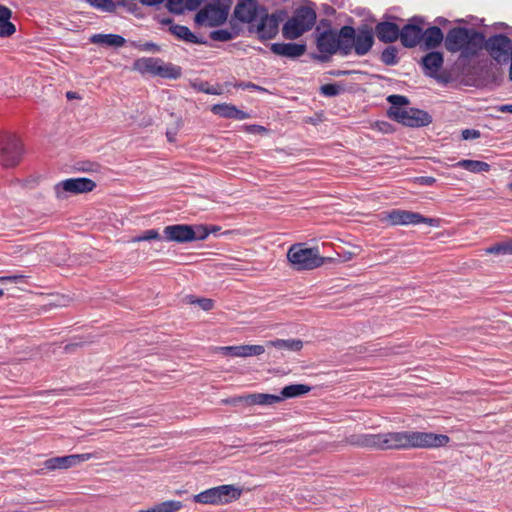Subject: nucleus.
Masks as SVG:
<instances>
[{
  "mask_svg": "<svg viewBox=\"0 0 512 512\" xmlns=\"http://www.w3.org/2000/svg\"><path fill=\"white\" fill-rule=\"evenodd\" d=\"M495 109L502 113H512V104H502L496 106Z\"/></svg>",
  "mask_w": 512,
  "mask_h": 512,
  "instance_id": "56",
  "label": "nucleus"
},
{
  "mask_svg": "<svg viewBox=\"0 0 512 512\" xmlns=\"http://www.w3.org/2000/svg\"><path fill=\"white\" fill-rule=\"evenodd\" d=\"M159 23L162 25H169V27L172 25H176L174 23L173 19L170 17H164V18L159 19Z\"/></svg>",
  "mask_w": 512,
  "mask_h": 512,
  "instance_id": "60",
  "label": "nucleus"
},
{
  "mask_svg": "<svg viewBox=\"0 0 512 512\" xmlns=\"http://www.w3.org/2000/svg\"><path fill=\"white\" fill-rule=\"evenodd\" d=\"M480 137V131L476 129H465L462 131V138L464 140L477 139Z\"/></svg>",
  "mask_w": 512,
  "mask_h": 512,
  "instance_id": "48",
  "label": "nucleus"
},
{
  "mask_svg": "<svg viewBox=\"0 0 512 512\" xmlns=\"http://www.w3.org/2000/svg\"><path fill=\"white\" fill-rule=\"evenodd\" d=\"M134 47L140 51H149L153 53H158L161 50L160 46L154 42L134 43Z\"/></svg>",
  "mask_w": 512,
  "mask_h": 512,
  "instance_id": "45",
  "label": "nucleus"
},
{
  "mask_svg": "<svg viewBox=\"0 0 512 512\" xmlns=\"http://www.w3.org/2000/svg\"><path fill=\"white\" fill-rule=\"evenodd\" d=\"M183 507L181 501L167 500L155 505L153 508L154 512H176Z\"/></svg>",
  "mask_w": 512,
  "mask_h": 512,
  "instance_id": "36",
  "label": "nucleus"
},
{
  "mask_svg": "<svg viewBox=\"0 0 512 512\" xmlns=\"http://www.w3.org/2000/svg\"><path fill=\"white\" fill-rule=\"evenodd\" d=\"M311 387L306 384H291L282 388L280 392L281 401L290 398L300 397L311 391Z\"/></svg>",
  "mask_w": 512,
  "mask_h": 512,
  "instance_id": "31",
  "label": "nucleus"
},
{
  "mask_svg": "<svg viewBox=\"0 0 512 512\" xmlns=\"http://www.w3.org/2000/svg\"><path fill=\"white\" fill-rule=\"evenodd\" d=\"M192 237V225L189 224H173L163 229V239L168 242L189 243Z\"/></svg>",
  "mask_w": 512,
  "mask_h": 512,
  "instance_id": "18",
  "label": "nucleus"
},
{
  "mask_svg": "<svg viewBox=\"0 0 512 512\" xmlns=\"http://www.w3.org/2000/svg\"><path fill=\"white\" fill-rule=\"evenodd\" d=\"M239 87H241L242 89H246V90H255V91H260V92H267V89L255 84V83H252V82H242L239 84Z\"/></svg>",
  "mask_w": 512,
  "mask_h": 512,
  "instance_id": "50",
  "label": "nucleus"
},
{
  "mask_svg": "<svg viewBox=\"0 0 512 512\" xmlns=\"http://www.w3.org/2000/svg\"><path fill=\"white\" fill-rule=\"evenodd\" d=\"M224 402L226 404H231L233 406H238L240 404H245L246 406H248L247 395L232 397L230 399L225 400Z\"/></svg>",
  "mask_w": 512,
  "mask_h": 512,
  "instance_id": "47",
  "label": "nucleus"
},
{
  "mask_svg": "<svg viewBox=\"0 0 512 512\" xmlns=\"http://www.w3.org/2000/svg\"><path fill=\"white\" fill-rule=\"evenodd\" d=\"M266 345L279 350L298 352L303 348V341L300 339H276L267 341Z\"/></svg>",
  "mask_w": 512,
  "mask_h": 512,
  "instance_id": "28",
  "label": "nucleus"
},
{
  "mask_svg": "<svg viewBox=\"0 0 512 512\" xmlns=\"http://www.w3.org/2000/svg\"><path fill=\"white\" fill-rule=\"evenodd\" d=\"M92 457L90 453L85 454H72L61 457H52L44 461V468L53 471L57 469H68L76 466Z\"/></svg>",
  "mask_w": 512,
  "mask_h": 512,
  "instance_id": "17",
  "label": "nucleus"
},
{
  "mask_svg": "<svg viewBox=\"0 0 512 512\" xmlns=\"http://www.w3.org/2000/svg\"><path fill=\"white\" fill-rule=\"evenodd\" d=\"M417 180L421 185L426 186H432L436 182V179L431 176H421Z\"/></svg>",
  "mask_w": 512,
  "mask_h": 512,
  "instance_id": "54",
  "label": "nucleus"
},
{
  "mask_svg": "<svg viewBox=\"0 0 512 512\" xmlns=\"http://www.w3.org/2000/svg\"><path fill=\"white\" fill-rule=\"evenodd\" d=\"M228 31H230V33H233L234 34V39L236 37H238L242 31V27L240 26V24L238 22H235L233 20L230 21L229 23V28H227Z\"/></svg>",
  "mask_w": 512,
  "mask_h": 512,
  "instance_id": "51",
  "label": "nucleus"
},
{
  "mask_svg": "<svg viewBox=\"0 0 512 512\" xmlns=\"http://www.w3.org/2000/svg\"><path fill=\"white\" fill-rule=\"evenodd\" d=\"M484 34L473 28L456 26L448 30L444 39L445 49L460 53V59L470 60L482 50Z\"/></svg>",
  "mask_w": 512,
  "mask_h": 512,
  "instance_id": "3",
  "label": "nucleus"
},
{
  "mask_svg": "<svg viewBox=\"0 0 512 512\" xmlns=\"http://www.w3.org/2000/svg\"><path fill=\"white\" fill-rule=\"evenodd\" d=\"M187 299L190 304H197L204 311L212 310L214 307V301L209 298H196L190 295Z\"/></svg>",
  "mask_w": 512,
  "mask_h": 512,
  "instance_id": "41",
  "label": "nucleus"
},
{
  "mask_svg": "<svg viewBox=\"0 0 512 512\" xmlns=\"http://www.w3.org/2000/svg\"><path fill=\"white\" fill-rule=\"evenodd\" d=\"M91 6L107 12H114L116 4L112 0H86Z\"/></svg>",
  "mask_w": 512,
  "mask_h": 512,
  "instance_id": "42",
  "label": "nucleus"
},
{
  "mask_svg": "<svg viewBox=\"0 0 512 512\" xmlns=\"http://www.w3.org/2000/svg\"><path fill=\"white\" fill-rule=\"evenodd\" d=\"M486 252L495 255H506L503 242L487 248Z\"/></svg>",
  "mask_w": 512,
  "mask_h": 512,
  "instance_id": "49",
  "label": "nucleus"
},
{
  "mask_svg": "<svg viewBox=\"0 0 512 512\" xmlns=\"http://www.w3.org/2000/svg\"><path fill=\"white\" fill-rule=\"evenodd\" d=\"M161 62L160 58H141L135 61L134 67L136 70L141 72L142 74L149 73L152 75H157L158 72V66Z\"/></svg>",
  "mask_w": 512,
  "mask_h": 512,
  "instance_id": "29",
  "label": "nucleus"
},
{
  "mask_svg": "<svg viewBox=\"0 0 512 512\" xmlns=\"http://www.w3.org/2000/svg\"><path fill=\"white\" fill-rule=\"evenodd\" d=\"M168 31L178 39L187 43L208 45L207 40L196 36L187 26L180 24L172 25L169 27Z\"/></svg>",
  "mask_w": 512,
  "mask_h": 512,
  "instance_id": "24",
  "label": "nucleus"
},
{
  "mask_svg": "<svg viewBox=\"0 0 512 512\" xmlns=\"http://www.w3.org/2000/svg\"><path fill=\"white\" fill-rule=\"evenodd\" d=\"M503 244H504L505 254L512 255V239H510L506 242H503Z\"/></svg>",
  "mask_w": 512,
  "mask_h": 512,
  "instance_id": "59",
  "label": "nucleus"
},
{
  "mask_svg": "<svg viewBox=\"0 0 512 512\" xmlns=\"http://www.w3.org/2000/svg\"><path fill=\"white\" fill-rule=\"evenodd\" d=\"M272 53L278 56L295 59L305 54L307 46L305 43H272L270 46Z\"/></svg>",
  "mask_w": 512,
  "mask_h": 512,
  "instance_id": "20",
  "label": "nucleus"
},
{
  "mask_svg": "<svg viewBox=\"0 0 512 512\" xmlns=\"http://www.w3.org/2000/svg\"><path fill=\"white\" fill-rule=\"evenodd\" d=\"M90 41L94 44L105 45L109 47H122L126 40L118 34H94Z\"/></svg>",
  "mask_w": 512,
  "mask_h": 512,
  "instance_id": "27",
  "label": "nucleus"
},
{
  "mask_svg": "<svg viewBox=\"0 0 512 512\" xmlns=\"http://www.w3.org/2000/svg\"><path fill=\"white\" fill-rule=\"evenodd\" d=\"M190 86L197 92H203L210 95L218 94V91L210 86L207 81L195 80L190 83Z\"/></svg>",
  "mask_w": 512,
  "mask_h": 512,
  "instance_id": "39",
  "label": "nucleus"
},
{
  "mask_svg": "<svg viewBox=\"0 0 512 512\" xmlns=\"http://www.w3.org/2000/svg\"><path fill=\"white\" fill-rule=\"evenodd\" d=\"M211 111L215 115L227 119L244 120L250 117L247 112L242 111L236 106L227 103L215 104L212 106Z\"/></svg>",
  "mask_w": 512,
  "mask_h": 512,
  "instance_id": "23",
  "label": "nucleus"
},
{
  "mask_svg": "<svg viewBox=\"0 0 512 512\" xmlns=\"http://www.w3.org/2000/svg\"><path fill=\"white\" fill-rule=\"evenodd\" d=\"M444 63L443 53L439 51H430L421 58L420 64L423 67L426 76L438 78V71Z\"/></svg>",
  "mask_w": 512,
  "mask_h": 512,
  "instance_id": "21",
  "label": "nucleus"
},
{
  "mask_svg": "<svg viewBox=\"0 0 512 512\" xmlns=\"http://www.w3.org/2000/svg\"><path fill=\"white\" fill-rule=\"evenodd\" d=\"M287 259L292 269L296 271L313 270L331 260L322 257L317 247L308 248L305 243L293 244L288 249Z\"/></svg>",
  "mask_w": 512,
  "mask_h": 512,
  "instance_id": "4",
  "label": "nucleus"
},
{
  "mask_svg": "<svg viewBox=\"0 0 512 512\" xmlns=\"http://www.w3.org/2000/svg\"><path fill=\"white\" fill-rule=\"evenodd\" d=\"M385 219L392 226L417 225L420 223H424L431 227H438L440 224V219L438 218H429L423 216L418 212L402 209H392L391 211L387 212Z\"/></svg>",
  "mask_w": 512,
  "mask_h": 512,
  "instance_id": "11",
  "label": "nucleus"
},
{
  "mask_svg": "<svg viewBox=\"0 0 512 512\" xmlns=\"http://www.w3.org/2000/svg\"><path fill=\"white\" fill-rule=\"evenodd\" d=\"M202 2L203 0H186L185 8L188 11H194L201 5Z\"/></svg>",
  "mask_w": 512,
  "mask_h": 512,
  "instance_id": "52",
  "label": "nucleus"
},
{
  "mask_svg": "<svg viewBox=\"0 0 512 512\" xmlns=\"http://www.w3.org/2000/svg\"><path fill=\"white\" fill-rule=\"evenodd\" d=\"M445 36L442 30L438 26H431L427 29H423V44L427 50L437 48L442 42H444Z\"/></svg>",
  "mask_w": 512,
  "mask_h": 512,
  "instance_id": "25",
  "label": "nucleus"
},
{
  "mask_svg": "<svg viewBox=\"0 0 512 512\" xmlns=\"http://www.w3.org/2000/svg\"><path fill=\"white\" fill-rule=\"evenodd\" d=\"M316 28V47L319 54L312 58L320 62H328L332 55L339 53L345 57L349 55L350 40H352L353 27L344 25L339 30L329 27L324 31Z\"/></svg>",
  "mask_w": 512,
  "mask_h": 512,
  "instance_id": "2",
  "label": "nucleus"
},
{
  "mask_svg": "<svg viewBox=\"0 0 512 512\" xmlns=\"http://www.w3.org/2000/svg\"><path fill=\"white\" fill-rule=\"evenodd\" d=\"M248 406L253 405H273L281 402L280 394L252 393L247 394Z\"/></svg>",
  "mask_w": 512,
  "mask_h": 512,
  "instance_id": "30",
  "label": "nucleus"
},
{
  "mask_svg": "<svg viewBox=\"0 0 512 512\" xmlns=\"http://www.w3.org/2000/svg\"><path fill=\"white\" fill-rule=\"evenodd\" d=\"M185 1L186 0H167L166 7L171 13L181 15L186 10Z\"/></svg>",
  "mask_w": 512,
  "mask_h": 512,
  "instance_id": "43",
  "label": "nucleus"
},
{
  "mask_svg": "<svg viewBox=\"0 0 512 512\" xmlns=\"http://www.w3.org/2000/svg\"><path fill=\"white\" fill-rule=\"evenodd\" d=\"M248 130L253 133H263L266 132V128L261 125H250Z\"/></svg>",
  "mask_w": 512,
  "mask_h": 512,
  "instance_id": "58",
  "label": "nucleus"
},
{
  "mask_svg": "<svg viewBox=\"0 0 512 512\" xmlns=\"http://www.w3.org/2000/svg\"><path fill=\"white\" fill-rule=\"evenodd\" d=\"M161 236L156 229H149L144 231L142 234L136 236L133 241L134 242H142V241H150V240H159Z\"/></svg>",
  "mask_w": 512,
  "mask_h": 512,
  "instance_id": "44",
  "label": "nucleus"
},
{
  "mask_svg": "<svg viewBox=\"0 0 512 512\" xmlns=\"http://www.w3.org/2000/svg\"><path fill=\"white\" fill-rule=\"evenodd\" d=\"M349 42V55L354 50L356 55L364 56L374 45V31L367 25L358 27L357 30L353 27L352 40Z\"/></svg>",
  "mask_w": 512,
  "mask_h": 512,
  "instance_id": "12",
  "label": "nucleus"
},
{
  "mask_svg": "<svg viewBox=\"0 0 512 512\" xmlns=\"http://www.w3.org/2000/svg\"><path fill=\"white\" fill-rule=\"evenodd\" d=\"M12 11L0 4V37H9L15 33L16 27L10 21Z\"/></svg>",
  "mask_w": 512,
  "mask_h": 512,
  "instance_id": "26",
  "label": "nucleus"
},
{
  "mask_svg": "<svg viewBox=\"0 0 512 512\" xmlns=\"http://www.w3.org/2000/svg\"><path fill=\"white\" fill-rule=\"evenodd\" d=\"M436 22H438L439 24H446V23H448V20L443 17H438L436 19Z\"/></svg>",
  "mask_w": 512,
  "mask_h": 512,
  "instance_id": "64",
  "label": "nucleus"
},
{
  "mask_svg": "<svg viewBox=\"0 0 512 512\" xmlns=\"http://www.w3.org/2000/svg\"><path fill=\"white\" fill-rule=\"evenodd\" d=\"M229 12L225 9H221L214 4H206L200 9L194 18L197 25H204L208 27H218L227 21Z\"/></svg>",
  "mask_w": 512,
  "mask_h": 512,
  "instance_id": "14",
  "label": "nucleus"
},
{
  "mask_svg": "<svg viewBox=\"0 0 512 512\" xmlns=\"http://www.w3.org/2000/svg\"><path fill=\"white\" fill-rule=\"evenodd\" d=\"M450 438L445 434L422 431H393L386 433H354L346 436L348 445L371 450L430 449L446 446Z\"/></svg>",
  "mask_w": 512,
  "mask_h": 512,
  "instance_id": "1",
  "label": "nucleus"
},
{
  "mask_svg": "<svg viewBox=\"0 0 512 512\" xmlns=\"http://www.w3.org/2000/svg\"><path fill=\"white\" fill-rule=\"evenodd\" d=\"M66 97H67L68 99L79 98V97H78V95H77V93H76V92H74V91H68V92L66 93Z\"/></svg>",
  "mask_w": 512,
  "mask_h": 512,
  "instance_id": "63",
  "label": "nucleus"
},
{
  "mask_svg": "<svg viewBox=\"0 0 512 512\" xmlns=\"http://www.w3.org/2000/svg\"><path fill=\"white\" fill-rule=\"evenodd\" d=\"M209 37L218 42H227L234 39V34L226 29H217L210 32Z\"/></svg>",
  "mask_w": 512,
  "mask_h": 512,
  "instance_id": "40",
  "label": "nucleus"
},
{
  "mask_svg": "<svg viewBox=\"0 0 512 512\" xmlns=\"http://www.w3.org/2000/svg\"><path fill=\"white\" fill-rule=\"evenodd\" d=\"M424 23L425 21L422 17L414 16L400 28V41L405 48H414L421 43Z\"/></svg>",
  "mask_w": 512,
  "mask_h": 512,
  "instance_id": "13",
  "label": "nucleus"
},
{
  "mask_svg": "<svg viewBox=\"0 0 512 512\" xmlns=\"http://www.w3.org/2000/svg\"><path fill=\"white\" fill-rule=\"evenodd\" d=\"M96 183L86 177L69 178L54 185V192L57 199H66L70 195L88 193L94 190Z\"/></svg>",
  "mask_w": 512,
  "mask_h": 512,
  "instance_id": "10",
  "label": "nucleus"
},
{
  "mask_svg": "<svg viewBox=\"0 0 512 512\" xmlns=\"http://www.w3.org/2000/svg\"><path fill=\"white\" fill-rule=\"evenodd\" d=\"M182 75V68L178 65L172 63H164L161 59V62L158 66V72L156 76H160L165 79H179Z\"/></svg>",
  "mask_w": 512,
  "mask_h": 512,
  "instance_id": "33",
  "label": "nucleus"
},
{
  "mask_svg": "<svg viewBox=\"0 0 512 512\" xmlns=\"http://www.w3.org/2000/svg\"><path fill=\"white\" fill-rule=\"evenodd\" d=\"M352 73H356V71H352V70H333V71L329 72V74L334 76V77L346 76V75H350Z\"/></svg>",
  "mask_w": 512,
  "mask_h": 512,
  "instance_id": "55",
  "label": "nucleus"
},
{
  "mask_svg": "<svg viewBox=\"0 0 512 512\" xmlns=\"http://www.w3.org/2000/svg\"><path fill=\"white\" fill-rule=\"evenodd\" d=\"M207 229H208V231H210V234H215L221 228L219 226H216V225H207Z\"/></svg>",
  "mask_w": 512,
  "mask_h": 512,
  "instance_id": "61",
  "label": "nucleus"
},
{
  "mask_svg": "<svg viewBox=\"0 0 512 512\" xmlns=\"http://www.w3.org/2000/svg\"><path fill=\"white\" fill-rule=\"evenodd\" d=\"M380 60L387 66H394L398 63V49L396 46H387L380 55Z\"/></svg>",
  "mask_w": 512,
  "mask_h": 512,
  "instance_id": "35",
  "label": "nucleus"
},
{
  "mask_svg": "<svg viewBox=\"0 0 512 512\" xmlns=\"http://www.w3.org/2000/svg\"><path fill=\"white\" fill-rule=\"evenodd\" d=\"M192 234L193 237L190 239V242L203 241L208 238L210 231H208L207 225L198 224L192 225Z\"/></svg>",
  "mask_w": 512,
  "mask_h": 512,
  "instance_id": "38",
  "label": "nucleus"
},
{
  "mask_svg": "<svg viewBox=\"0 0 512 512\" xmlns=\"http://www.w3.org/2000/svg\"><path fill=\"white\" fill-rule=\"evenodd\" d=\"M242 490L234 485H220L209 488L194 496V501L201 504L222 505L239 499Z\"/></svg>",
  "mask_w": 512,
  "mask_h": 512,
  "instance_id": "8",
  "label": "nucleus"
},
{
  "mask_svg": "<svg viewBox=\"0 0 512 512\" xmlns=\"http://www.w3.org/2000/svg\"><path fill=\"white\" fill-rule=\"evenodd\" d=\"M223 355L231 357L258 356L265 352L262 345L222 346L217 348Z\"/></svg>",
  "mask_w": 512,
  "mask_h": 512,
  "instance_id": "22",
  "label": "nucleus"
},
{
  "mask_svg": "<svg viewBox=\"0 0 512 512\" xmlns=\"http://www.w3.org/2000/svg\"><path fill=\"white\" fill-rule=\"evenodd\" d=\"M455 167H460L472 173L488 172L491 166L484 161L463 159L454 164Z\"/></svg>",
  "mask_w": 512,
  "mask_h": 512,
  "instance_id": "34",
  "label": "nucleus"
},
{
  "mask_svg": "<svg viewBox=\"0 0 512 512\" xmlns=\"http://www.w3.org/2000/svg\"><path fill=\"white\" fill-rule=\"evenodd\" d=\"M82 346V343L81 342H74V343H70V344H67L65 345L64 347V351L66 353H71L73 352L77 347H80Z\"/></svg>",
  "mask_w": 512,
  "mask_h": 512,
  "instance_id": "57",
  "label": "nucleus"
},
{
  "mask_svg": "<svg viewBox=\"0 0 512 512\" xmlns=\"http://www.w3.org/2000/svg\"><path fill=\"white\" fill-rule=\"evenodd\" d=\"M394 121L407 127L419 128L431 124L432 116L418 108H407L404 111L397 110Z\"/></svg>",
  "mask_w": 512,
  "mask_h": 512,
  "instance_id": "15",
  "label": "nucleus"
},
{
  "mask_svg": "<svg viewBox=\"0 0 512 512\" xmlns=\"http://www.w3.org/2000/svg\"><path fill=\"white\" fill-rule=\"evenodd\" d=\"M212 4L220 7L221 9H225V10H227V12H229L231 4H232V0H215V2H213Z\"/></svg>",
  "mask_w": 512,
  "mask_h": 512,
  "instance_id": "53",
  "label": "nucleus"
},
{
  "mask_svg": "<svg viewBox=\"0 0 512 512\" xmlns=\"http://www.w3.org/2000/svg\"><path fill=\"white\" fill-rule=\"evenodd\" d=\"M374 33L380 42L389 44L400 39V27L390 21H381L375 25Z\"/></svg>",
  "mask_w": 512,
  "mask_h": 512,
  "instance_id": "19",
  "label": "nucleus"
},
{
  "mask_svg": "<svg viewBox=\"0 0 512 512\" xmlns=\"http://www.w3.org/2000/svg\"><path fill=\"white\" fill-rule=\"evenodd\" d=\"M388 103L391 104L390 108L387 111V115L390 119H395V112L397 110L404 111L407 108L405 107L410 103L409 99L403 95L392 94L387 97Z\"/></svg>",
  "mask_w": 512,
  "mask_h": 512,
  "instance_id": "32",
  "label": "nucleus"
},
{
  "mask_svg": "<svg viewBox=\"0 0 512 512\" xmlns=\"http://www.w3.org/2000/svg\"><path fill=\"white\" fill-rule=\"evenodd\" d=\"M319 91L325 97H335L340 95L344 89L339 83H329L322 85Z\"/></svg>",
  "mask_w": 512,
  "mask_h": 512,
  "instance_id": "37",
  "label": "nucleus"
},
{
  "mask_svg": "<svg viewBox=\"0 0 512 512\" xmlns=\"http://www.w3.org/2000/svg\"><path fill=\"white\" fill-rule=\"evenodd\" d=\"M166 136H167L168 141L173 142L175 140L176 132H172V131L168 130L166 132Z\"/></svg>",
  "mask_w": 512,
  "mask_h": 512,
  "instance_id": "62",
  "label": "nucleus"
},
{
  "mask_svg": "<svg viewBox=\"0 0 512 512\" xmlns=\"http://www.w3.org/2000/svg\"><path fill=\"white\" fill-rule=\"evenodd\" d=\"M482 49H485L498 64H506L512 55V40L505 34H495L486 39Z\"/></svg>",
  "mask_w": 512,
  "mask_h": 512,
  "instance_id": "9",
  "label": "nucleus"
},
{
  "mask_svg": "<svg viewBox=\"0 0 512 512\" xmlns=\"http://www.w3.org/2000/svg\"><path fill=\"white\" fill-rule=\"evenodd\" d=\"M262 7L257 0H238L233 11V18L250 25L258 17Z\"/></svg>",
  "mask_w": 512,
  "mask_h": 512,
  "instance_id": "16",
  "label": "nucleus"
},
{
  "mask_svg": "<svg viewBox=\"0 0 512 512\" xmlns=\"http://www.w3.org/2000/svg\"><path fill=\"white\" fill-rule=\"evenodd\" d=\"M288 12L285 9H277L272 14H268L265 7L261 8L258 14V24H250L248 30L250 33H256L261 41L270 40L277 36L279 24L287 18Z\"/></svg>",
  "mask_w": 512,
  "mask_h": 512,
  "instance_id": "6",
  "label": "nucleus"
},
{
  "mask_svg": "<svg viewBox=\"0 0 512 512\" xmlns=\"http://www.w3.org/2000/svg\"><path fill=\"white\" fill-rule=\"evenodd\" d=\"M26 278H27V276H25L23 274H18V273L12 274V275H5L4 283H6V282L15 283V284L24 283Z\"/></svg>",
  "mask_w": 512,
  "mask_h": 512,
  "instance_id": "46",
  "label": "nucleus"
},
{
  "mask_svg": "<svg viewBox=\"0 0 512 512\" xmlns=\"http://www.w3.org/2000/svg\"><path fill=\"white\" fill-rule=\"evenodd\" d=\"M316 11L310 6H300L282 27V36L294 40L311 30L316 23Z\"/></svg>",
  "mask_w": 512,
  "mask_h": 512,
  "instance_id": "5",
  "label": "nucleus"
},
{
  "mask_svg": "<svg viewBox=\"0 0 512 512\" xmlns=\"http://www.w3.org/2000/svg\"><path fill=\"white\" fill-rule=\"evenodd\" d=\"M23 155V144L15 134H0V165L2 167L8 169L18 166Z\"/></svg>",
  "mask_w": 512,
  "mask_h": 512,
  "instance_id": "7",
  "label": "nucleus"
}]
</instances>
